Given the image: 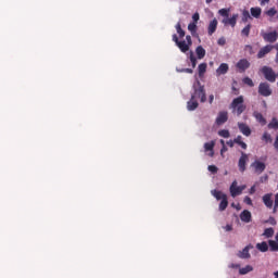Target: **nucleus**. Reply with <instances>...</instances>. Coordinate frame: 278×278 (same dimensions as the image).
<instances>
[{"mask_svg":"<svg viewBox=\"0 0 278 278\" xmlns=\"http://www.w3.org/2000/svg\"><path fill=\"white\" fill-rule=\"evenodd\" d=\"M197 99H200L201 103H205L207 101L205 87L201 86V81L199 80L193 84V93L191 94V99L187 102V110L189 112H194V110L199 108Z\"/></svg>","mask_w":278,"mask_h":278,"instance_id":"nucleus-1","label":"nucleus"},{"mask_svg":"<svg viewBox=\"0 0 278 278\" xmlns=\"http://www.w3.org/2000/svg\"><path fill=\"white\" fill-rule=\"evenodd\" d=\"M230 108L232 109V112L237 114V116H240V114L247 110V106L244 105V98L240 96L233 99Z\"/></svg>","mask_w":278,"mask_h":278,"instance_id":"nucleus-2","label":"nucleus"},{"mask_svg":"<svg viewBox=\"0 0 278 278\" xmlns=\"http://www.w3.org/2000/svg\"><path fill=\"white\" fill-rule=\"evenodd\" d=\"M211 194L215 197L217 201H220L219 212H225V210H227V205H229V202L227 201V194L218 190H212Z\"/></svg>","mask_w":278,"mask_h":278,"instance_id":"nucleus-3","label":"nucleus"},{"mask_svg":"<svg viewBox=\"0 0 278 278\" xmlns=\"http://www.w3.org/2000/svg\"><path fill=\"white\" fill-rule=\"evenodd\" d=\"M181 51V53H188L190 47H192V37L190 35L186 36V40H181L176 46Z\"/></svg>","mask_w":278,"mask_h":278,"instance_id":"nucleus-4","label":"nucleus"},{"mask_svg":"<svg viewBox=\"0 0 278 278\" xmlns=\"http://www.w3.org/2000/svg\"><path fill=\"white\" fill-rule=\"evenodd\" d=\"M230 194L233 199H236V197H240V194H242L243 190H247V186L242 185V186H238V180H235L231 185H230Z\"/></svg>","mask_w":278,"mask_h":278,"instance_id":"nucleus-5","label":"nucleus"},{"mask_svg":"<svg viewBox=\"0 0 278 278\" xmlns=\"http://www.w3.org/2000/svg\"><path fill=\"white\" fill-rule=\"evenodd\" d=\"M261 71L267 81H270L271 84H275V81H277V74H275V71H273L270 67L263 66Z\"/></svg>","mask_w":278,"mask_h":278,"instance_id":"nucleus-6","label":"nucleus"},{"mask_svg":"<svg viewBox=\"0 0 278 278\" xmlns=\"http://www.w3.org/2000/svg\"><path fill=\"white\" fill-rule=\"evenodd\" d=\"M253 249H255L253 244H248L244 249L237 253V257L240 260H251V251H253Z\"/></svg>","mask_w":278,"mask_h":278,"instance_id":"nucleus-7","label":"nucleus"},{"mask_svg":"<svg viewBox=\"0 0 278 278\" xmlns=\"http://www.w3.org/2000/svg\"><path fill=\"white\" fill-rule=\"evenodd\" d=\"M258 94L262 97H270L273 94V89H270V85L268 83H261L258 86Z\"/></svg>","mask_w":278,"mask_h":278,"instance_id":"nucleus-8","label":"nucleus"},{"mask_svg":"<svg viewBox=\"0 0 278 278\" xmlns=\"http://www.w3.org/2000/svg\"><path fill=\"white\" fill-rule=\"evenodd\" d=\"M251 168H253L256 175H262V173L266 170V164L262 161H254L251 164Z\"/></svg>","mask_w":278,"mask_h":278,"instance_id":"nucleus-9","label":"nucleus"},{"mask_svg":"<svg viewBox=\"0 0 278 278\" xmlns=\"http://www.w3.org/2000/svg\"><path fill=\"white\" fill-rule=\"evenodd\" d=\"M261 36L265 40V42H277L278 33L277 31L264 33V30H262Z\"/></svg>","mask_w":278,"mask_h":278,"instance_id":"nucleus-10","label":"nucleus"},{"mask_svg":"<svg viewBox=\"0 0 278 278\" xmlns=\"http://www.w3.org/2000/svg\"><path fill=\"white\" fill-rule=\"evenodd\" d=\"M249 162V154L241 152V156L238 162L240 173H244L247 170V163Z\"/></svg>","mask_w":278,"mask_h":278,"instance_id":"nucleus-11","label":"nucleus"},{"mask_svg":"<svg viewBox=\"0 0 278 278\" xmlns=\"http://www.w3.org/2000/svg\"><path fill=\"white\" fill-rule=\"evenodd\" d=\"M273 49H275V46L267 45L263 47L257 53L258 60H262V58H266V55H268V53H270Z\"/></svg>","mask_w":278,"mask_h":278,"instance_id":"nucleus-12","label":"nucleus"},{"mask_svg":"<svg viewBox=\"0 0 278 278\" xmlns=\"http://www.w3.org/2000/svg\"><path fill=\"white\" fill-rule=\"evenodd\" d=\"M229 119L227 111H222L216 117V125H225V122Z\"/></svg>","mask_w":278,"mask_h":278,"instance_id":"nucleus-13","label":"nucleus"},{"mask_svg":"<svg viewBox=\"0 0 278 278\" xmlns=\"http://www.w3.org/2000/svg\"><path fill=\"white\" fill-rule=\"evenodd\" d=\"M236 66L240 73H244V71L251 66V63L247 59H241Z\"/></svg>","mask_w":278,"mask_h":278,"instance_id":"nucleus-14","label":"nucleus"},{"mask_svg":"<svg viewBox=\"0 0 278 278\" xmlns=\"http://www.w3.org/2000/svg\"><path fill=\"white\" fill-rule=\"evenodd\" d=\"M238 22V14H233L230 18L226 17L222 21L224 25H231V27H236V23Z\"/></svg>","mask_w":278,"mask_h":278,"instance_id":"nucleus-15","label":"nucleus"},{"mask_svg":"<svg viewBox=\"0 0 278 278\" xmlns=\"http://www.w3.org/2000/svg\"><path fill=\"white\" fill-rule=\"evenodd\" d=\"M238 127L241 134H243V136H247V137L251 136V128L247 124L238 123Z\"/></svg>","mask_w":278,"mask_h":278,"instance_id":"nucleus-16","label":"nucleus"},{"mask_svg":"<svg viewBox=\"0 0 278 278\" xmlns=\"http://www.w3.org/2000/svg\"><path fill=\"white\" fill-rule=\"evenodd\" d=\"M229 71V65L227 63H222L219 67L216 70V75H226V73Z\"/></svg>","mask_w":278,"mask_h":278,"instance_id":"nucleus-17","label":"nucleus"},{"mask_svg":"<svg viewBox=\"0 0 278 278\" xmlns=\"http://www.w3.org/2000/svg\"><path fill=\"white\" fill-rule=\"evenodd\" d=\"M250 14L253 18H260L262 16V8L255 7L250 9Z\"/></svg>","mask_w":278,"mask_h":278,"instance_id":"nucleus-18","label":"nucleus"},{"mask_svg":"<svg viewBox=\"0 0 278 278\" xmlns=\"http://www.w3.org/2000/svg\"><path fill=\"white\" fill-rule=\"evenodd\" d=\"M218 27V21L214 18L210 24H208V36H212L214 31H216V28Z\"/></svg>","mask_w":278,"mask_h":278,"instance_id":"nucleus-19","label":"nucleus"},{"mask_svg":"<svg viewBox=\"0 0 278 278\" xmlns=\"http://www.w3.org/2000/svg\"><path fill=\"white\" fill-rule=\"evenodd\" d=\"M273 194L267 193L263 197V203L266 205V207H273Z\"/></svg>","mask_w":278,"mask_h":278,"instance_id":"nucleus-20","label":"nucleus"},{"mask_svg":"<svg viewBox=\"0 0 278 278\" xmlns=\"http://www.w3.org/2000/svg\"><path fill=\"white\" fill-rule=\"evenodd\" d=\"M240 219H241L243 223H251V212H249V211H243V212L240 214Z\"/></svg>","mask_w":278,"mask_h":278,"instance_id":"nucleus-21","label":"nucleus"},{"mask_svg":"<svg viewBox=\"0 0 278 278\" xmlns=\"http://www.w3.org/2000/svg\"><path fill=\"white\" fill-rule=\"evenodd\" d=\"M253 116L256 118L258 123H261V125H266V118H264V115H262V113L254 112Z\"/></svg>","mask_w":278,"mask_h":278,"instance_id":"nucleus-22","label":"nucleus"},{"mask_svg":"<svg viewBox=\"0 0 278 278\" xmlns=\"http://www.w3.org/2000/svg\"><path fill=\"white\" fill-rule=\"evenodd\" d=\"M256 249L261 251V253H266V251H268V243H266V241L257 243Z\"/></svg>","mask_w":278,"mask_h":278,"instance_id":"nucleus-23","label":"nucleus"},{"mask_svg":"<svg viewBox=\"0 0 278 278\" xmlns=\"http://www.w3.org/2000/svg\"><path fill=\"white\" fill-rule=\"evenodd\" d=\"M249 273H253V266L247 265L245 267L239 268V275H249Z\"/></svg>","mask_w":278,"mask_h":278,"instance_id":"nucleus-24","label":"nucleus"},{"mask_svg":"<svg viewBox=\"0 0 278 278\" xmlns=\"http://www.w3.org/2000/svg\"><path fill=\"white\" fill-rule=\"evenodd\" d=\"M195 53L198 55V60H203V58H205V49L201 46H199L197 49H195Z\"/></svg>","mask_w":278,"mask_h":278,"instance_id":"nucleus-25","label":"nucleus"},{"mask_svg":"<svg viewBox=\"0 0 278 278\" xmlns=\"http://www.w3.org/2000/svg\"><path fill=\"white\" fill-rule=\"evenodd\" d=\"M214 144H215L214 141L204 143L205 151H211V153H210L211 157L214 155V151H213Z\"/></svg>","mask_w":278,"mask_h":278,"instance_id":"nucleus-26","label":"nucleus"},{"mask_svg":"<svg viewBox=\"0 0 278 278\" xmlns=\"http://www.w3.org/2000/svg\"><path fill=\"white\" fill-rule=\"evenodd\" d=\"M233 140H235V144H239V147H241V149L247 150V143L244 141H242V136H238Z\"/></svg>","mask_w":278,"mask_h":278,"instance_id":"nucleus-27","label":"nucleus"},{"mask_svg":"<svg viewBox=\"0 0 278 278\" xmlns=\"http://www.w3.org/2000/svg\"><path fill=\"white\" fill-rule=\"evenodd\" d=\"M198 71H199V76L203 77V75H205V71H207V64L206 63H202L198 66Z\"/></svg>","mask_w":278,"mask_h":278,"instance_id":"nucleus-28","label":"nucleus"},{"mask_svg":"<svg viewBox=\"0 0 278 278\" xmlns=\"http://www.w3.org/2000/svg\"><path fill=\"white\" fill-rule=\"evenodd\" d=\"M263 236H265V238H273V236H275V229L266 228Z\"/></svg>","mask_w":278,"mask_h":278,"instance_id":"nucleus-29","label":"nucleus"},{"mask_svg":"<svg viewBox=\"0 0 278 278\" xmlns=\"http://www.w3.org/2000/svg\"><path fill=\"white\" fill-rule=\"evenodd\" d=\"M249 34H251V24H248L242 30H241V35L245 36L247 38H249Z\"/></svg>","mask_w":278,"mask_h":278,"instance_id":"nucleus-30","label":"nucleus"},{"mask_svg":"<svg viewBox=\"0 0 278 278\" xmlns=\"http://www.w3.org/2000/svg\"><path fill=\"white\" fill-rule=\"evenodd\" d=\"M176 31H177V34L179 35L180 38H184V36H186V31H184V29H181V24L180 23H178L176 25Z\"/></svg>","mask_w":278,"mask_h":278,"instance_id":"nucleus-31","label":"nucleus"},{"mask_svg":"<svg viewBox=\"0 0 278 278\" xmlns=\"http://www.w3.org/2000/svg\"><path fill=\"white\" fill-rule=\"evenodd\" d=\"M249 18H251V13H249L248 10H243V12H242V22L247 23L249 21Z\"/></svg>","mask_w":278,"mask_h":278,"instance_id":"nucleus-32","label":"nucleus"},{"mask_svg":"<svg viewBox=\"0 0 278 278\" xmlns=\"http://www.w3.org/2000/svg\"><path fill=\"white\" fill-rule=\"evenodd\" d=\"M218 136H220L222 138H229L231 134L227 129H222L218 131Z\"/></svg>","mask_w":278,"mask_h":278,"instance_id":"nucleus-33","label":"nucleus"},{"mask_svg":"<svg viewBox=\"0 0 278 278\" xmlns=\"http://www.w3.org/2000/svg\"><path fill=\"white\" fill-rule=\"evenodd\" d=\"M269 249L270 251H278V241L269 240Z\"/></svg>","mask_w":278,"mask_h":278,"instance_id":"nucleus-34","label":"nucleus"},{"mask_svg":"<svg viewBox=\"0 0 278 278\" xmlns=\"http://www.w3.org/2000/svg\"><path fill=\"white\" fill-rule=\"evenodd\" d=\"M190 62L192 64V68H197V58L194 56V52L190 51Z\"/></svg>","mask_w":278,"mask_h":278,"instance_id":"nucleus-35","label":"nucleus"},{"mask_svg":"<svg viewBox=\"0 0 278 278\" xmlns=\"http://www.w3.org/2000/svg\"><path fill=\"white\" fill-rule=\"evenodd\" d=\"M269 129H278V121L277 118H273L271 122L268 124Z\"/></svg>","mask_w":278,"mask_h":278,"instance_id":"nucleus-36","label":"nucleus"},{"mask_svg":"<svg viewBox=\"0 0 278 278\" xmlns=\"http://www.w3.org/2000/svg\"><path fill=\"white\" fill-rule=\"evenodd\" d=\"M265 14H266L267 16L273 17V16H275V14H277V9L271 8V9H269V10H267V11L265 12Z\"/></svg>","mask_w":278,"mask_h":278,"instance_id":"nucleus-37","label":"nucleus"},{"mask_svg":"<svg viewBox=\"0 0 278 278\" xmlns=\"http://www.w3.org/2000/svg\"><path fill=\"white\" fill-rule=\"evenodd\" d=\"M218 14H220V16H225L227 18V17H229V9H220L218 11Z\"/></svg>","mask_w":278,"mask_h":278,"instance_id":"nucleus-38","label":"nucleus"},{"mask_svg":"<svg viewBox=\"0 0 278 278\" xmlns=\"http://www.w3.org/2000/svg\"><path fill=\"white\" fill-rule=\"evenodd\" d=\"M188 29H189V31H191V34H195L197 33V23H190L188 25Z\"/></svg>","mask_w":278,"mask_h":278,"instance_id":"nucleus-39","label":"nucleus"},{"mask_svg":"<svg viewBox=\"0 0 278 278\" xmlns=\"http://www.w3.org/2000/svg\"><path fill=\"white\" fill-rule=\"evenodd\" d=\"M243 83L247 84V86H250V88H253V86H255V85L253 84V79H251V78H249V77L244 78V79H243Z\"/></svg>","mask_w":278,"mask_h":278,"instance_id":"nucleus-40","label":"nucleus"},{"mask_svg":"<svg viewBox=\"0 0 278 278\" xmlns=\"http://www.w3.org/2000/svg\"><path fill=\"white\" fill-rule=\"evenodd\" d=\"M263 140H265V142H273V138L270 137V134L265 132L263 135Z\"/></svg>","mask_w":278,"mask_h":278,"instance_id":"nucleus-41","label":"nucleus"},{"mask_svg":"<svg viewBox=\"0 0 278 278\" xmlns=\"http://www.w3.org/2000/svg\"><path fill=\"white\" fill-rule=\"evenodd\" d=\"M207 169L210 170V173H213V174L218 173V167H216V165H210Z\"/></svg>","mask_w":278,"mask_h":278,"instance_id":"nucleus-42","label":"nucleus"},{"mask_svg":"<svg viewBox=\"0 0 278 278\" xmlns=\"http://www.w3.org/2000/svg\"><path fill=\"white\" fill-rule=\"evenodd\" d=\"M226 43L227 40L225 39V37H220L217 41V45H219L220 47H225Z\"/></svg>","mask_w":278,"mask_h":278,"instance_id":"nucleus-43","label":"nucleus"},{"mask_svg":"<svg viewBox=\"0 0 278 278\" xmlns=\"http://www.w3.org/2000/svg\"><path fill=\"white\" fill-rule=\"evenodd\" d=\"M178 73H189V74H192L193 71L192 68H184V70H177Z\"/></svg>","mask_w":278,"mask_h":278,"instance_id":"nucleus-44","label":"nucleus"},{"mask_svg":"<svg viewBox=\"0 0 278 278\" xmlns=\"http://www.w3.org/2000/svg\"><path fill=\"white\" fill-rule=\"evenodd\" d=\"M277 207H278V193H276L275 195L274 212H277Z\"/></svg>","mask_w":278,"mask_h":278,"instance_id":"nucleus-45","label":"nucleus"},{"mask_svg":"<svg viewBox=\"0 0 278 278\" xmlns=\"http://www.w3.org/2000/svg\"><path fill=\"white\" fill-rule=\"evenodd\" d=\"M243 201L247 205H253V201L249 197H245Z\"/></svg>","mask_w":278,"mask_h":278,"instance_id":"nucleus-46","label":"nucleus"},{"mask_svg":"<svg viewBox=\"0 0 278 278\" xmlns=\"http://www.w3.org/2000/svg\"><path fill=\"white\" fill-rule=\"evenodd\" d=\"M192 18H193L194 23H199V18H200L199 13H194V14L192 15Z\"/></svg>","mask_w":278,"mask_h":278,"instance_id":"nucleus-47","label":"nucleus"},{"mask_svg":"<svg viewBox=\"0 0 278 278\" xmlns=\"http://www.w3.org/2000/svg\"><path fill=\"white\" fill-rule=\"evenodd\" d=\"M173 40L175 41V45L178 46L179 45V37H177V35H173Z\"/></svg>","mask_w":278,"mask_h":278,"instance_id":"nucleus-48","label":"nucleus"},{"mask_svg":"<svg viewBox=\"0 0 278 278\" xmlns=\"http://www.w3.org/2000/svg\"><path fill=\"white\" fill-rule=\"evenodd\" d=\"M231 207H235L236 210H238V212H240V210H242V206H240V204H236V203H232Z\"/></svg>","mask_w":278,"mask_h":278,"instance_id":"nucleus-49","label":"nucleus"},{"mask_svg":"<svg viewBox=\"0 0 278 278\" xmlns=\"http://www.w3.org/2000/svg\"><path fill=\"white\" fill-rule=\"evenodd\" d=\"M225 153H227V146L222 147L220 150V155H224Z\"/></svg>","mask_w":278,"mask_h":278,"instance_id":"nucleus-50","label":"nucleus"},{"mask_svg":"<svg viewBox=\"0 0 278 278\" xmlns=\"http://www.w3.org/2000/svg\"><path fill=\"white\" fill-rule=\"evenodd\" d=\"M228 147L233 148V144H236L235 140L227 141Z\"/></svg>","mask_w":278,"mask_h":278,"instance_id":"nucleus-51","label":"nucleus"},{"mask_svg":"<svg viewBox=\"0 0 278 278\" xmlns=\"http://www.w3.org/2000/svg\"><path fill=\"white\" fill-rule=\"evenodd\" d=\"M229 268H240V264H230Z\"/></svg>","mask_w":278,"mask_h":278,"instance_id":"nucleus-52","label":"nucleus"},{"mask_svg":"<svg viewBox=\"0 0 278 278\" xmlns=\"http://www.w3.org/2000/svg\"><path fill=\"white\" fill-rule=\"evenodd\" d=\"M245 51H250V53L253 51V47H251V46H245Z\"/></svg>","mask_w":278,"mask_h":278,"instance_id":"nucleus-53","label":"nucleus"},{"mask_svg":"<svg viewBox=\"0 0 278 278\" xmlns=\"http://www.w3.org/2000/svg\"><path fill=\"white\" fill-rule=\"evenodd\" d=\"M208 103H214V94H211L208 98Z\"/></svg>","mask_w":278,"mask_h":278,"instance_id":"nucleus-54","label":"nucleus"},{"mask_svg":"<svg viewBox=\"0 0 278 278\" xmlns=\"http://www.w3.org/2000/svg\"><path fill=\"white\" fill-rule=\"evenodd\" d=\"M250 194H255V186L250 188Z\"/></svg>","mask_w":278,"mask_h":278,"instance_id":"nucleus-55","label":"nucleus"},{"mask_svg":"<svg viewBox=\"0 0 278 278\" xmlns=\"http://www.w3.org/2000/svg\"><path fill=\"white\" fill-rule=\"evenodd\" d=\"M270 0H261V5H264L265 3H269Z\"/></svg>","mask_w":278,"mask_h":278,"instance_id":"nucleus-56","label":"nucleus"},{"mask_svg":"<svg viewBox=\"0 0 278 278\" xmlns=\"http://www.w3.org/2000/svg\"><path fill=\"white\" fill-rule=\"evenodd\" d=\"M275 49L277 50L276 62H277V64H278V45L275 46Z\"/></svg>","mask_w":278,"mask_h":278,"instance_id":"nucleus-57","label":"nucleus"},{"mask_svg":"<svg viewBox=\"0 0 278 278\" xmlns=\"http://www.w3.org/2000/svg\"><path fill=\"white\" fill-rule=\"evenodd\" d=\"M261 181H268V176L261 178Z\"/></svg>","mask_w":278,"mask_h":278,"instance_id":"nucleus-58","label":"nucleus"},{"mask_svg":"<svg viewBox=\"0 0 278 278\" xmlns=\"http://www.w3.org/2000/svg\"><path fill=\"white\" fill-rule=\"evenodd\" d=\"M231 229H232V228H231L230 225H227V226H226V231H231Z\"/></svg>","mask_w":278,"mask_h":278,"instance_id":"nucleus-59","label":"nucleus"},{"mask_svg":"<svg viewBox=\"0 0 278 278\" xmlns=\"http://www.w3.org/2000/svg\"><path fill=\"white\" fill-rule=\"evenodd\" d=\"M219 142H220L222 147H226V146H225V140L220 139Z\"/></svg>","mask_w":278,"mask_h":278,"instance_id":"nucleus-60","label":"nucleus"},{"mask_svg":"<svg viewBox=\"0 0 278 278\" xmlns=\"http://www.w3.org/2000/svg\"><path fill=\"white\" fill-rule=\"evenodd\" d=\"M275 277L278 278V270L274 273Z\"/></svg>","mask_w":278,"mask_h":278,"instance_id":"nucleus-61","label":"nucleus"},{"mask_svg":"<svg viewBox=\"0 0 278 278\" xmlns=\"http://www.w3.org/2000/svg\"><path fill=\"white\" fill-rule=\"evenodd\" d=\"M206 3H212V0H206Z\"/></svg>","mask_w":278,"mask_h":278,"instance_id":"nucleus-62","label":"nucleus"},{"mask_svg":"<svg viewBox=\"0 0 278 278\" xmlns=\"http://www.w3.org/2000/svg\"><path fill=\"white\" fill-rule=\"evenodd\" d=\"M263 105H266V101L263 102Z\"/></svg>","mask_w":278,"mask_h":278,"instance_id":"nucleus-63","label":"nucleus"}]
</instances>
